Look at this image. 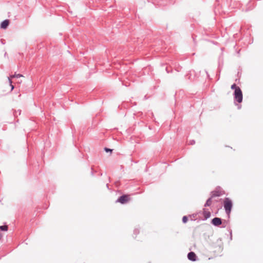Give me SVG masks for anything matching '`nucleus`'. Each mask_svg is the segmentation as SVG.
Masks as SVG:
<instances>
[{
  "label": "nucleus",
  "mask_w": 263,
  "mask_h": 263,
  "mask_svg": "<svg viewBox=\"0 0 263 263\" xmlns=\"http://www.w3.org/2000/svg\"><path fill=\"white\" fill-rule=\"evenodd\" d=\"M8 79L11 88V90H12L14 89V86L12 84V81L11 80L10 78H8Z\"/></svg>",
  "instance_id": "nucleus-9"
},
{
  "label": "nucleus",
  "mask_w": 263,
  "mask_h": 263,
  "mask_svg": "<svg viewBox=\"0 0 263 263\" xmlns=\"http://www.w3.org/2000/svg\"><path fill=\"white\" fill-rule=\"evenodd\" d=\"M224 194V191L220 189H216L212 192V197H218Z\"/></svg>",
  "instance_id": "nucleus-4"
},
{
  "label": "nucleus",
  "mask_w": 263,
  "mask_h": 263,
  "mask_svg": "<svg viewBox=\"0 0 263 263\" xmlns=\"http://www.w3.org/2000/svg\"><path fill=\"white\" fill-rule=\"evenodd\" d=\"M0 229L2 231H7L8 230V226L6 225L0 226Z\"/></svg>",
  "instance_id": "nucleus-8"
},
{
  "label": "nucleus",
  "mask_w": 263,
  "mask_h": 263,
  "mask_svg": "<svg viewBox=\"0 0 263 263\" xmlns=\"http://www.w3.org/2000/svg\"><path fill=\"white\" fill-rule=\"evenodd\" d=\"M104 150L106 152H110V153H111L112 152V149H109V148H106L105 147L104 148Z\"/></svg>",
  "instance_id": "nucleus-14"
},
{
  "label": "nucleus",
  "mask_w": 263,
  "mask_h": 263,
  "mask_svg": "<svg viewBox=\"0 0 263 263\" xmlns=\"http://www.w3.org/2000/svg\"><path fill=\"white\" fill-rule=\"evenodd\" d=\"M18 83L20 84V83H22V81H21V82H18Z\"/></svg>",
  "instance_id": "nucleus-17"
},
{
  "label": "nucleus",
  "mask_w": 263,
  "mask_h": 263,
  "mask_svg": "<svg viewBox=\"0 0 263 263\" xmlns=\"http://www.w3.org/2000/svg\"><path fill=\"white\" fill-rule=\"evenodd\" d=\"M9 78H10L11 80H12V79L15 78V77H13V75H11Z\"/></svg>",
  "instance_id": "nucleus-16"
},
{
  "label": "nucleus",
  "mask_w": 263,
  "mask_h": 263,
  "mask_svg": "<svg viewBox=\"0 0 263 263\" xmlns=\"http://www.w3.org/2000/svg\"><path fill=\"white\" fill-rule=\"evenodd\" d=\"M212 202V201L211 199V198H209V199L207 200V201H206V204H205V205H206V206H210V205L211 204Z\"/></svg>",
  "instance_id": "nucleus-10"
},
{
  "label": "nucleus",
  "mask_w": 263,
  "mask_h": 263,
  "mask_svg": "<svg viewBox=\"0 0 263 263\" xmlns=\"http://www.w3.org/2000/svg\"><path fill=\"white\" fill-rule=\"evenodd\" d=\"M234 96L236 101L238 103H241L242 101V93L240 88H237L234 92Z\"/></svg>",
  "instance_id": "nucleus-2"
},
{
  "label": "nucleus",
  "mask_w": 263,
  "mask_h": 263,
  "mask_svg": "<svg viewBox=\"0 0 263 263\" xmlns=\"http://www.w3.org/2000/svg\"><path fill=\"white\" fill-rule=\"evenodd\" d=\"M212 223L214 226H218L221 224V220L219 218L216 217L212 219Z\"/></svg>",
  "instance_id": "nucleus-5"
},
{
  "label": "nucleus",
  "mask_w": 263,
  "mask_h": 263,
  "mask_svg": "<svg viewBox=\"0 0 263 263\" xmlns=\"http://www.w3.org/2000/svg\"><path fill=\"white\" fill-rule=\"evenodd\" d=\"M130 197L129 195H125L121 196L117 200L118 202L124 204L127 203L130 200Z\"/></svg>",
  "instance_id": "nucleus-3"
},
{
  "label": "nucleus",
  "mask_w": 263,
  "mask_h": 263,
  "mask_svg": "<svg viewBox=\"0 0 263 263\" xmlns=\"http://www.w3.org/2000/svg\"><path fill=\"white\" fill-rule=\"evenodd\" d=\"M188 259L192 261L196 260V255L194 252H191L187 254Z\"/></svg>",
  "instance_id": "nucleus-6"
},
{
  "label": "nucleus",
  "mask_w": 263,
  "mask_h": 263,
  "mask_svg": "<svg viewBox=\"0 0 263 263\" xmlns=\"http://www.w3.org/2000/svg\"><path fill=\"white\" fill-rule=\"evenodd\" d=\"M205 214H206V215H205L206 218L209 217L210 216V213H208Z\"/></svg>",
  "instance_id": "nucleus-15"
},
{
  "label": "nucleus",
  "mask_w": 263,
  "mask_h": 263,
  "mask_svg": "<svg viewBox=\"0 0 263 263\" xmlns=\"http://www.w3.org/2000/svg\"><path fill=\"white\" fill-rule=\"evenodd\" d=\"M13 77H15V78H21L24 77V76L21 74H16L15 73L13 74Z\"/></svg>",
  "instance_id": "nucleus-12"
},
{
  "label": "nucleus",
  "mask_w": 263,
  "mask_h": 263,
  "mask_svg": "<svg viewBox=\"0 0 263 263\" xmlns=\"http://www.w3.org/2000/svg\"><path fill=\"white\" fill-rule=\"evenodd\" d=\"M188 220V219H187V217L185 216H183V218H182V221L184 222V223H186Z\"/></svg>",
  "instance_id": "nucleus-13"
},
{
  "label": "nucleus",
  "mask_w": 263,
  "mask_h": 263,
  "mask_svg": "<svg viewBox=\"0 0 263 263\" xmlns=\"http://www.w3.org/2000/svg\"><path fill=\"white\" fill-rule=\"evenodd\" d=\"M237 88H239L238 86H237V85L235 84H233L231 86V89L236 90Z\"/></svg>",
  "instance_id": "nucleus-11"
},
{
  "label": "nucleus",
  "mask_w": 263,
  "mask_h": 263,
  "mask_svg": "<svg viewBox=\"0 0 263 263\" xmlns=\"http://www.w3.org/2000/svg\"><path fill=\"white\" fill-rule=\"evenodd\" d=\"M223 205L226 213L228 214H229L231 212V208L232 207V202L231 200L228 198H225L223 201Z\"/></svg>",
  "instance_id": "nucleus-1"
},
{
  "label": "nucleus",
  "mask_w": 263,
  "mask_h": 263,
  "mask_svg": "<svg viewBox=\"0 0 263 263\" xmlns=\"http://www.w3.org/2000/svg\"><path fill=\"white\" fill-rule=\"evenodd\" d=\"M9 24V21L8 20H6L1 23V27L3 29H6L8 26Z\"/></svg>",
  "instance_id": "nucleus-7"
}]
</instances>
